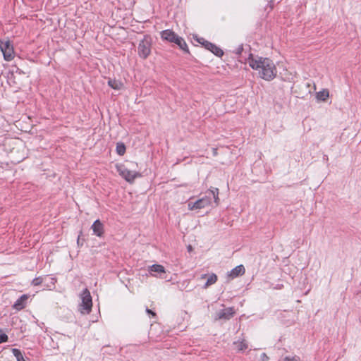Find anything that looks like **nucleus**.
<instances>
[{"mask_svg": "<svg viewBox=\"0 0 361 361\" xmlns=\"http://www.w3.org/2000/svg\"><path fill=\"white\" fill-rule=\"evenodd\" d=\"M219 189L217 188L212 187L206 192L205 195L196 200L195 202H189L188 207L190 210L200 209L210 206L212 204V199L213 198L215 206H218L220 202L219 197Z\"/></svg>", "mask_w": 361, "mask_h": 361, "instance_id": "f257e3e1", "label": "nucleus"}, {"mask_svg": "<svg viewBox=\"0 0 361 361\" xmlns=\"http://www.w3.org/2000/svg\"><path fill=\"white\" fill-rule=\"evenodd\" d=\"M161 37L164 40L175 43L185 53H189L188 47L185 39L176 34L173 30L167 29L161 32Z\"/></svg>", "mask_w": 361, "mask_h": 361, "instance_id": "f03ea898", "label": "nucleus"}, {"mask_svg": "<svg viewBox=\"0 0 361 361\" xmlns=\"http://www.w3.org/2000/svg\"><path fill=\"white\" fill-rule=\"evenodd\" d=\"M250 66L253 68L259 71L260 78L270 80L271 79V67L269 64H265V61H255L252 60L250 62Z\"/></svg>", "mask_w": 361, "mask_h": 361, "instance_id": "7ed1b4c3", "label": "nucleus"}, {"mask_svg": "<svg viewBox=\"0 0 361 361\" xmlns=\"http://www.w3.org/2000/svg\"><path fill=\"white\" fill-rule=\"evenodd\" d=\"M81 303L79 305V310L82 314H90L92 307V299L90 292L85 288L80 295Z\"/></svg>", "mask_w": 361, "mask_h": 361, "instance_id": "20e7f679", "label": "nucleus"}, {"mask_svg": "<svg viewBox=\"0 0 361 361\" xmlns=\"http://www.w3.org/2000/svg\"><path fill=\"white\" fill-rule=\"evenodd\" d=\"M152 39L149 36H145L137 47V54L143 59H147L151 53Z\"/></svg>", "mask_w": 361, "mask_h": 361, "instance_id": "39448f33", "label": "nucleus"}, {"mask_svg": "<svg viewBox=\"0 0 361 361\" xmlns=\"http://www.w3.org/2000/svg\"><path fill=\"white\" fill-rule=\"evenodd\" d=\"M0 49L5 61H10L14 58L13 47L10 40L0 39Z\"/></svg>", "mask_w": 361, "mask_h": 361, "instance_id": "423d86ee", "label": "nucleus"}, {"mask_svg": "<svg viewBox=\"0 0 361 361\" xmlns=\"http://www.w3.org/2000/svg\"><path fill=\"white\" fill-rule=\"evenodd\" d=\"M118 171L119 174L128 182L133 183L135 178L137 176L138 173L132 171L128 170V169L120 166L118 168Z\"/></svg>", "mask_w": 361, "mask_h": 361, "instance_id": "0eeeda50", "label": "nucleus"}, {"mask_svg": "<svg viewBox=\"0 0 361 361\" xmlns=\"http://www.w3.org/2000/svg\"><path fill=\"white\" fill-rule=\"evenodd\" d=\"M235 314L233 307H227L220 310L216 314V319L229 320Z\"/></svg>", "mask_w": 361, "mask_h": 361, "instance_id": "6e6552de", "label": "nucleus"}, {"mask_svg": "<svg viewBox=\"0 0 361 361\" xmlns=\"http://www.w3.org/2000/svg\"><path fill=\"white\" fill-rule=\"evenodd\" d=\"M204 48L212 52L216 56L221 57L224 55L222 49L218 47L216 44L210 42H204Z\"/></svg>", "mask_w": 361, "mask_h": 361, "instance_id": "1a4fd4ad", "label": "nucleus"}, {"mask_svg": "<svg viewBox=\"0 0 361 361\" xmlns=\"http://www.w3.org/2000/svg\"><path fill=\"white\" fill-rule=\"evenodd\" d=\"M92 229L93 234L98 236L102 237L104 234V225L100 221L99 219H97L94 221L93 224L91 226Z\"/></svg>", "mask_w": 361, "mask_h": 361, "instance_id": "9d476101", "label": "nucleus"}, {"mask_svg": "<svg viewBox=\"0 0 361 361\" xmlns=\"http://www.w3.org/2000/svg\"><path fill=\"white\" fill-rule=\"evenodd\" d=\"M28 299V295L26 294L22 295L13 304V307L17 310H21L26 306V302Z\"/></svg>", "mask_w": 361, "mask_h": 361, "instance_id": "9b49d317", "label": "nucleus"}, {"mask_svg": "<svg viewBox=\"0 0 361 361\" xmlns=\"http://www.w3.org/2000/svg\"><path fill=\"white\" fill-rule=\"evenodd\" d=\"M245 269L243 265L240 264L238 266H236L235 268L231 269V271L229 272L228 276L231 279L236 278L238 276H242L245 274Z\"/></svg>", "mask_w": 361, "mask_h": 361, "instance_id": "f8f14e48", "label": "nucleus"}, {"mask_svg": "<svg viewBox=\"0 0 361 361\" xmlns=\"http://www.w3.org/2000/svg\"><path fill=\"white\" fill-rule=\"evenodd\" d=\"M108 85L112 88V89H114V90H121L123 86V84L121 81L120 80H112V79H109V81H108Z\"/></svg>", "mask_w": 361, "mask_h": 361, "instance_id": "ddd939ff", "label": "nucleus"}, {"mask_svg": "<svg viewBox=\"0 0 361 361\" xmlns=\"http://www.w3.org/2000/svg\"><path fill=\"white\" fill-rule=\"evenodd\" d=\"M149 272H155L159 274H165L166 271L164 267L161 264H153L149 267Z\"/></svg>", "mask_w": 361, "mask_h": 361, "instance_id": "4468645a", "label": "nucleus"}, {"mask_svg": "<svg viewBox=\"0 0 361 361\" xmlns=\"http://www.w3.org/2000/svg\"><path fill=\"white\" fill-rule=\"evenodd\" d=\"M329 97V92L326 89H324L317 93L316 98L320 101H326Z\"/></svg>", "mask_w": 361, "mask_h": 361, "instance_id": "2eb2a0df", "label": "nucleus"}, {"mask_svg": "<svg viewBox=\"0 0 361 361\" xmlns=\"http://www.w3.org/2000/svg\"><path fill=\"white\" fill-rule=\"evenodd\" d=\"M217 281V276L215 274H212L209 276L205 284L204 285V288H207L209 286L215 283Z\"/></svg>", "mask_w": 361, "mask_h": 361, "instance_id": "dca6fc26", "label": "nucleus"}, {"mask_svg": "<svg viewBox=\"0 0 361 361\" xmlns=\"http://www.w3.org/2000/svg\"><path fill=\"white\" fill-rule=\"evenodd\" d=\"M11 351L17 361H25L20 350L18 348H12Z\"/></svg>", "mask_w": 361, "mask_h": 361, "instance_id": "f3484780", "label": "nucleus"}, {"mask_svg": "<svg viewBox=\"0 0 361 361\" xmlns=\"http://www.w3.org/2000/svg\"><path fill=\"white\" fill-rule=\"evenodd\" d=\"M126 148L124 143L118 142L116 144V151L118 155H120V156L123 155L126 152Z\"/></svg>", "mask_w": 361, "mask_h": 361, "instance_id": "a211bd4d", "label": "nucleus"}, {"mask_svg": "<svg viewBox=\"0 0 361 361\" xmlns=\"http://www.w3.org/2000/svg\"><path fill=\"white\" fill-rule=\"evenodd\" d=\"M46 279H47V277H43V276L36 277L32 280V285L35 286H39V285L44 283L45 282Z\"/></svg>", "mask_w": 361, "mask_h": 361, "instance_id": "6ab92c4d", "label": "nucleus"}, {"mask_svg": "<svg viewBox=\"0 0 361 361\" xmlns=\"http://www.w3.org/2000/svg\"><path fill=\"white\" fill-rule=\"evenodd\" d=\"M236 345L239 351H244L248 348L247 343L245 340L236 342Z\"/></svg>", "mask_w": 361, "mask_h": 361, "instance_id": "aec40b11", "label": "nucleus"}, {"mask_svg": "<svg viewBox=\"0 0 361 361\" xmlns=\"http://www.w3.org/2000/svg\"><path fill=\"white\" fill-rule=\"evenodd\" d=\"M283 361H301L300 357L298 356H293V357H286Z\"/></svg>", "mask_w": 361, "mask_h": 361, "instance_id": "412c9836", "label": "nucleus"}, {"mask_svg": "<svg viewBox=\"0 0 361 361\" xmlns=\"http://www.w3.org/2000/svg\"><path fill=\"white\" fill-rule=\"evenodd\" d=\"M8 339L6 334H0V343H6Z\"/></svg>", "mask_w": 361, "mask_h": 361, "instance_id": "4be33fe9", "label": "nucleus"}, {"mask_svg": "<svg viewBox=\"0 0 361 361\" xmlns=\"http://www.w3.org/2000/svg\"><path fill=\"white\" fill-rule=\"evenodd\" d=\"M195 39L200 44H201L204 47V42H208L207 40L204 39V38L202 37H197V36L195 37Z\"/></svg>", "mask_w": 361, "mask_h": 361, "instance_id": "5701e85b", "label": "nucleus"}, {"mask_svg": "<svg viewBox=\"0 0 361 361\" xmlns=\"http://www.w3.org/2000/svg\"><path fill=\"white\" fill-rule=\"evenodd\" d=\"M146 312L149 314V315H152V317H155L156 316V314L155 312H154L152 310L148 309L147 307L146 308Z\"/></svg>", "mask_w": 361, "mask_h": 361, "instance_id": "b1692460", "label": "nucleus"}, {"mask_svg": "<svg viewBox=\"0 0 361 361\" xmlns=\"http://www.w3.org/2000/svg\"><path fill=\"white\" fill-rule=\"evenodd\" d=\"M271 73H272V78H274V77H275L276 75L277 71H276V68L275 66H272Z\"/></svg>", "mask_w": 361, "mask_h": 361, "instance_id": "393cba45", "label": "nucleus"}, {"mask_svg": "<svg viewBox=\"0 0 361 361\" xmlns=\"http://www.w3.org/2000/svg\"><path fill=\"white\" fill-rule=\"evenodd\" d=\"M261 356H262L261 360L262 361H265V360L267 361L269 360V357L265 353H262Z\"/></svg>", "mask_w": 361, "mask_h": 361, "instance_id": "a878e982", "label": "nucleus"}, {"mask_svg": "<svg viewBox=\"0 0 361 361\" xmlns=\"http://www.w3.org/2000/svg\"><path fill=\"white\" fill-rule=\"evenodd\" d=\"M50 280H51V283L52 286H54L56 279L54 278H50Z\"/></svg>", "mask_w": 361, "mask_h": 361, "instance_id": "bb28decb", "label": "nucleus"}, {"mask_svg": "<svg viewBox=\"0 0 361 361\" xmlns=\"http://www.w3.org/2000/svg\"><path fill=\"white\" fill-rule=\"evenodd\" d=\"M80 241V235H78V240H77L78 244H79Z\"/></svg>", "mask_w": 361, "mask_h": 361, "instance_id": "cd10ccee", "label": "nucleus"}, {"mask_svg": "<svg viewBox=\"0 0 361 361\" xmlns=\"http://www.w3.org/2000/svg\"><path fill=\"white\" fill-rule=\"evenodd\" d=\"M214 155L216 154V149H213Z\"/></svg>", "mask_w": 361, "mask_h": 361, "instance_id": "c85d7f7f", "label": "nucleus"}, {"mask_svg": "<svg viewBox=\"0 0 361 361\" xmlns=\"http://www.w3.org/2000/svg\"><path fill=\"white\" fill-rule=\"evenodd\" d=\"M188 250H189V251H190V250H192V247H191V245H189V246L188 247Z\"/></svg>", "mask_w": 361, "mask_h": 361, "instance_id": "c756f323", "label": "nucleus"}, {"mask_svg": "<svg viewBox=\"0 0 361 361\" xmlns=\"http://www.w3.org/2000/svg\"><path fill=\"white\" fill-rule=\"evenodd\" d=\"M150 273H151V275H152V276H154V274L152 272H150Z\"/></svg>", "mask_w": 361, "mask_h": 361, "instance_id": "7c9ffc66", "label": "nucleus"}, {"mask_svg": "<svg viewBox=\"0 0 361 361\" xmlns=\"http://www.w3.org/2000/svg\"><path fill=\"white\" fill-rule=\"evenodd\" d=\"M150 273H151V275H152V276H154V274L152 272H150Z\"/></svg>", "mask_w": 361, "mask_h": 361, "instance_id": "2f4dec72", "label": "nucleus"}, {"mask_svg": "<svg viewBox=\"0 0 361 361\" xmlns=\"http://www.w3.org/2000/svg\"><path fill=\"white\" fill-rule=\"evenodd\" d=\"M150 273H151V275H152V276H154V274L152 272H150Z\"/></svg>", "mask_w": 361, "mask_h": 361, "instance_id": "473e14b6", "label": "nucleus"}, {"mask_svg": "<svg viewBox=\"0 0 361 361\" xmlns=\"http://www.w3.org/2000/svg\"><path fill=\"white\" fill-rule=\"evenodd\" d=\"M205 276H206V275H205V274H204V275H202V278H204Z\"/></svg>", "mask_w": 361, "mask_h": 361, "instance_id": "72a5a7b5", "label": "nucleus"}]
</instances>
